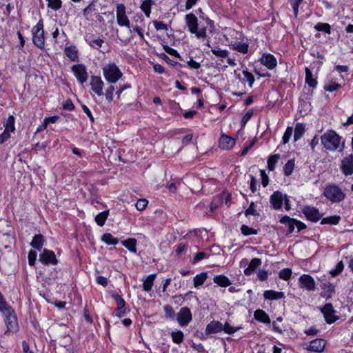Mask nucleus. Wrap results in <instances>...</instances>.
Segmentation results:
<instances>
[{"instance_id":"1","label":"nucleus","mask_w":353,"mask_h":353,"mask_svg":"<svg viewBox=\"0 0 353 353\" xmlns=\"http://www.w3.org/2000/svg\"><path fill=\"white\" fill-rule=\"evenodd\" d=\"M341 137H340L334 130H330L325 132L321 137V141L323 147L330 151H336L341 146ZM345 148L344 141L341 143V147L339 150L342 152Z\"/></svg>"},{"instance_id":"2","label":"nucleus","mask_w":353,"mask_h":353,"mask_svg":"<svg viewBox=\"0 0 353 353\" xmlns=\"http://www.w3.org/2000/svg\"><path fill=\"white\" fill-rule=\"evenodd\" d=\"M4 317V322L7 330L4 334L8 335L10 332H16L19 330V325L16 312L12 307L1 312Z\"/></svg>"},{"instance_id":"3","label":"nucleus","mask_w":353,"mask_h":353,"mask_svg":"<svg viewBox=\"0 0 353 353\" xmlns=\"http://www.w3.org/2000/svg\"><path fill=\"white\" fill-rule=\"evenodd\" d=\"M323 195L332 203H339L345 197V194L335 184H328L323 190Z\"/></svg>"},{"instance_id":"4","label":"nucleus","mask_w":353,"mask_h":353,"mask_svg":"<svg viewBox=\"0 0 353 353\" xmlns=\"http://www.w3.org/2000/svg\"><path fill=\"white\" fill-rule=\"evenodd\" d=\"M102 70L105 79L110 83H115L123 76L120 69L114 63L105 65Z\"/></svg>"},{"instance_id":"5","label":"nucleus","mask_w":353,"mask_h":353,"mask_svg":"<svg viewBox=\"0 0 353 353\" xmlns=\"http://www.w3.org/2000/svg\"><path fill=\"white\" fill-rule=\"evenodd\" d=\"M32 42L39 48L43 49L45 47V37L43 23L40 20L32 29Z\"/></svg>"},{"instance_id":"6","label":"nucleus","mask_w":353,"mask_h":353,"mask_svg":"<svg viewBox=\"0 0 353 353\" xmlns=\"http://www.w3.org/2000/svg\"><path fill=\"white\" fill-rule=\"evenodd\" d=\"M302 212L307 220L314 223L321 219L323 216L316 208L311 205L303 206Z\"/></svg>"},{"instance_id":"7","label":"nucleus","mask_w":353,"mask_h":353,"mask_svg":"<svg viewBox=\"0 0 353 353\" xmlns=\"http://www.w3.org/2000/svg\"><path fill=\"white\" fill-rule=\"evenodd\" d=\"M71 69L77 81L81 84H83L87 81L88 79V74L87 72V69L83 64L79 63L73 65Z\"/></svg>"},{"instance_id":"8","label":"nucleus","mask_w":353,"mask_h":353,"mask_svg":"<svg viewBox=\"0 0 353 353\" xmlns=\"http://www.w3.org/2000/svg\"><path fill=\"white\" fill-rule=\"evenodd\" d=\"M117 21L120 26L130 28V20L126 15L125 6L123 3L117 6Z\"/></svg>"},{"instance_id":"9","label":"nucleus","mask_w":353,"mask_h":353,"mask_svg":"<svg viewBox=\"0 0 353 353\" xmlns=\"http://www.w3.org/2000/svg\"><path fill=\"white\" fill-rule=\"evenodd\" d=\"M326 345V341L322 339H316L310 342L309 344L305 343L303 347L310 352H322Z\"/></svg>"},{"instance_id":"10","label":"nucleus","mask_w":353,"mask_h":353,"mask_svg":"<svg viewBox=\"0 0 353 353\" xmlns=\"http://www.w3.org/2000/svg\"><path fill=\"white\" fill-rule=\"evenodd\" d=\"M342 173L345 175H352L353 174V154L345 157L340 165Z\"/></svg>"},{"instance_id":"11","label":"nucleus","mask_w":353,"mask_h":353,"mask_svg":"<svg viewBox=\"0 0 353 353\" xmlns=\"http://www.w3.org/2000/svg\"><path fill=\"white\" fill-rule=\"evenodd\" d=\"M39 261L45 265H56L58 263L54 252L48 249H44L39 254Z\"/></svg>"},{"instance_id":"12","label":"nucleus","mask_w":353,"mask_h":353,"mask_svg":"<svg viewBox=\"0 0 353 353\" xmlns=\"http://www.w3.org/2000/svg\"><path fill=\"white\" fill-rule=\"evenodd\" d=\"M176 319L181 326H186L192 320L190 310L187 307H182L177 313Z\"/></svg>"},{"instance_id":"13","label":"nucleus","mask_w":353,"mask_h":353,"mask_svg":"<svg viewBox=\"0 0 353 353\" xmlns=\"http://www.w3.org/2000/svg\"><path fill=\"white\" fill-rule=\"evenodd\" d=\"M299 286L301 288L307 291H314L316 284L314 279L309 274H303L299 279Z\"/></svg>"},{"instance_id":"14","label":"nucleus","mask_w":353,"mask_h":353,"mask_svg":"<svg viewBox=\"0 0 353 353\" xmlns=\"http://www.w3.org/2000/svg\"><path fill=\"white\" fill-rule=\"evenodd\" d=\"M321 311L324 316L325 321L329 324L335 322L338 319V317L334 314L335 311L332 303H326L321 309Z\"/></svg>"},{"instance_id":"15","label":"nucleus","mask_w":353,"mask_h":353,"mask_svg":"<svg viewBox=\"0 0 353 353\" xmlns=\"http://www.w3.org/2000/svg\"><path fill=\"white\" fill-rule=\"evenodd\" d=\"M90 85L92 90L99 97L104 94L103 92V82L98 76H92Z\"/></svg>"},{"instance_id":"16","label":"nucleus","mask_w":353,"mask_h":353,"mask_svg":"<svg viewBox=\"0 0 353 353\" xmlns=\"http://www.w3.org/2000/svg\"><path fill=\"white\" fill-rule=\"evenodd\" d=\"M185 24L191 34L196 33L198 29V19L193 13L187 14L185 16Z\"/></svg>"},{"instance_id":"17","label":"nucleus","mask_w":353,"mask_h":353,"mask_svg":"<svg viewBox=\"0 0 353 353\" xmlns=\"http://www.w3.org/2000/svg\"><path fill=\"white\" fill-rule=\"evenodd\" d=\"M283 194L279 191H275L270 196V202L274 210H279L282 207L284 200Z\"/></svg>"},{"instance_id":"18","label":"nucleus","mask_w":353,"mask_h":353,"mask_svg":"<svg viewBox=\"0 0 353 353\" xmlns=\"http://www.w3.org/2000/svg\"><path fill=\"white\" fill-rule=\"evenodd\" d=\"M260 61L261 63L266 66L269 70L274 69L277 65L276 58L271 54H263L261 57Z\"/></svg>"},{"instance_id":"19","label":"nucleus","mask_w":353,"mask_h":353,"mask_svg":"<svg viewBox=\"0 0 353 353\" xmlns=\"http://www.w3.org/2000/svg\"><path fill=\"white\" fill-rule=\"evenodd\" d=\"M223 325L218 321H212L206 325L205 334L219 333L223 331Z\"/></svg>"},{"instance_id":"20","label":"nucleus","mask_w":353,"mask_h":353,"mask_svg":"<svg viewBox=\"0 0 353 353\" xmlns=\"http://www.w3.org/2000/svg\"><path fill=\"white\" fill-rule=\"evenodd\" d=\"M85 42L92 48L99 50L104 43V40L100 38L95 39L92 34H86L85 35Z\"/></svg>"},{"instance_id":"21","label":"nucleus","mask_w":353,"mask_h":353,"mask_svg":"<svg viewBox=\"0 0 353 353\" xmlns=\"http://www.w3.org/2000/svg\"><path fill=\"white\" fill-rule=\"evenodd\" d=\"M235 144V140L230 137L223 134L219 139V146L223 150H229Z\"/></svg>"},{"instance_id":"22","label":"nucleus","mask_w":353,"mask_h":353,"mask_svg":"<svg viewBox=\"0 0 353 353\" xmlns=\"http://www.w3.org/2000/svg\"><path fill=\"white\" fill-rule=\"evenodd\" d=\"M230 46L232 50L246 54L248 52L249 44L248 43L234 41Z\"/></svg>"},{"instance_id":"23","label":"nucleus","mask_w":353,"mask_h":353,"mask_svg":"<svg viewBox=\"0 0 353 353\" xmlns=\"http://www.w3.org/2000/svg\"><path fill=\"white\" fill-rule=\"evenodd\" d=\"M44 243V236L42 234H39L34 236L32 241L30 242V245L37 250L41 251L43 248Z\"/></svg>"},{"instance_id":"24","label":"nucleus","mask_w":353,"mask_h":353,"mask_svg":"<svg viewBox=\"0 0 353 353\" xmlns=\"http://www.w3.org/2000/svg\"><path fill=\"white\" fill-rule=\"evenodd\" d=\"M261 265V260L260 259H252L250 262L248 267L245 269L244 274L247 276L251 275Z\"/></svg>"},{"instance_id":"25","label":"nucleus","mask_w":353,"mask_h":353,"mask_svg":"<svg viewBox=\"0 0 353 353\" xmlns=\"http://www.w3.org/2000/svg\"><path fill=\"white\" fill-rule=\"evenodd\" d=\"M254 319L261 323L270 324L271 321L268 314L263 310L258 309L254 312Z\"/></svg>"},{"instance_id":"26","label":"nucleus","mask_w":353,"mask_h":353,"mask_svg":"<svg viewBox=\"0 0 353 353\" xmlns=\"http://www.w3.org/2000/svg\"><path fill=\"white\" fill-rule=\"evenodd\" d=\"M141 1L140 9L143 12L145 17L149 18L151 14V8L154 5V1L153 0H141Z\"/></svg>"},{"instance_id":"27","label":"nucleus","mask_w":353,"mask_h":353,"mask_svg":"<svg viewBox=\"0 0 353 353\" xmlns=\"http://www.w3.org/2000/svg\"><path fill=\"white\" fill-rule=\"evenodd\" d=\"M263 296L265 299L268 300H279L283 298L285 295L283 292L265 290L263 293Z\"/></svg>"},{"instance_id":"28","label":"nucleus","mask_w":353,"mask_h":353,"mask_svg":"<svg viewBox=\"0 0 353 353\" xmlns=\"http://www.w3.org/2000/svg\"><path fill=\"white\" fill-rule=\"evenodd\" d=\"M65 55L72 61L78 60V50L74 46L65 47L64 50Z\"/></svg>"},{"instance_id":"29","label":"nucleus","mask_w":353,"mask_h":353,"mask_svg":"<svg viewBox=\"0 0 353 353\" xmlns=\"http://www.w3.org/2000/svg\"><path fill=\"white\" fill-rule=\"evenodd\" d=\"M213 281L221 287H228L232 284L230 280L223 274L215 276L213 278Z\"/></svg>"},{"instance_id":"30","label":"nucleus","mask_w":353,"mask_h":353,"mask_svg":"<svg viewBox=\"0 0 353 353\" xmlns=\"http://www.w3.org/2000/svg\"><path fill=\"white\" fill-rule=\"evenodd\" d=\"M157 276L156 274H152L147 276L143 281V288L146 292H150L153 286L154 281Z\"/></svg>"},{"instance_id":"31","label":"nucleus","mask_w":353,"mask_h":353,"mask_svg":"<svg viewBox=\"0 0 353 353\" xmlns=\"http://www.w3.org/2000/svg\"><path fill=\"white\" fill-rule=\"evenodd\" d=\"M122 245L126 248L130 252L132 253L137 252V240L133 238H130L122 241Z\"/></svg>"},{"instance_id":"32","label":"nucleus","mask_w":353,"mask_h":353,"mask_svg":"<svg viewBox=\"0 0 353 353\" xmlns=\"http://www.w3.org/2000/svg\"><path fill=\"white\" fill-rule=\"evenodd\" d=\"M305 82L311 88H314L317 85V81L313 78L312 72L308 68H305Z\"/></svg>"},{"instance_id":"33","label":"nucleus","mask_w":353,"mask_h":353,"mask_svg":"<svg viewBox=\"0 0 353 353\" xmlns=\"http://www.w3.org/2000/svg\"><path fill=\"white\" fill-rule=\"evenodd\" d=\"M108 215H109L108 210H104V211L99 213L98 214H97L95 216L94 219H95V221L97 223V225L99 226H103L105 224Z\"/></svg>"},{"instance_id":"34","label":"nucleus","mask_w":353,"mask_h":353,"mask_svg":"<svg viewBox=\"0 0 353 353\" xmlns=\"http://www.w3.org/2000/svg\"><path fill=\"white\" fill-rule=\"evenodd\" d=\"M305 132V125L301 123H298L295 125L294 139L295 141L301 138Z\"/></svg>"},{"instance_id":"35","label":"nucleus","mask_w":353,"mask_h":353,"mask_svg":"<svg viewBox=\"0 0 353 353\" xmlns=\"http://www.w3.org/2000/svg\"><path fill=\"white\" fill-rule=\"evenodd\" d=\"M101 241L107 245H117L119 243V239L113 236L110 233H105L101 236Z\"/></svg>"},{"instance_id":"36","label":"nucleus","mask_w":353,"mask_h":353,"mask_svg":"<svg viewBox=\"0 0 353 353\" xmlns=\"http://www.w3.org/2000/svg\"><path fill=\"white\" fill-rule=\"evenodd\" d=\"M295 165V161L294 159H290L283 166V173L286 176H289L293 172Z\"/></svg>"},{"instance_id":"37","label":"nucleus","mask_w":353,"mask_h":353,"mask_svg":"<svg viewBox=\"0 0 353 353\" xmlns=\"http://www.w3.org/2000/svg\"><path fill=\"white\" fill-rule=\"evenodd\" d=\"M208 278V274L205 272H201L199 274H196L194 277V286L195 288L199 287L204 283Z\"/></svg>"},{"instance_id":"38","label":"nucleus","mask_w":353,"mask_h":353,"mask_svg":"<svg viewBox=\"0 0 353 353\" xmlns=\"http://www.w3.org/2000/svg\"><path fill=\"white\" fill-rule=\"evenodd\" d=\"M341 219L340 216L334 215L331 216L325 217L321 219V224H330V225H336L339 223Z\"/></svg>"},{"instance_id":"39","label":"nucleus","mask_w":353,"mask_h":353,"mask_svg":"<svg viewBox=\"0 0 353 353\" xmlns=\"http://www.w3.org/2000/svg\"><path fill=\"white\" fill-rule=\"evenodd\" d=\"M280 159L279 154L270 155L268 159V169L269 171H274L275 165Z\"/></svg>"},{"instance_id":"40","label":"nucleus","mask_w":353,"mask_h":353,"mask_svg":"<svg viewBox=\"0 0 353 353\" xmlns=\"http://www.w3.org/2000/svg\"><path fill=\"white\" fill-rule=\"evenodd\" d=\"M14 117L12 115H10L7 119L6 122L4 123L5 130L10 132H13L15 130L14 127Z\"/></svg>"},{"instance_id":"41","label":"nucleus","mask_w":353,"mask_h":353,"mask_svg":"<svg viewBox=\"0 0 353 353\" xmlns=\"http://www.w3.org/2000/svg\"><path fill=\"white\" fill-rule=\"evenodd\" d=\"M314 28L319 32H324L329 34L331 33V26L329 23H317L314 26Z\"/></svg>"},{"instance_id":"42","label":"nucleus","mask_w":353,"mask_h":353,"mask_svg":"<svg viewBox=\"0 0 353 353\" xmlns=\"http://www.w3.org/2000/svg\"><path fill=\"white\" fill-rule=\"evenodd\" d=\"M171 336L172 341L176 344H180L183 341V333L182 331L172 332Z\"/></svg>"},{"instance_id":"43","label":"nucleus","mask_w":353,"mask_h":353,"mask_svg":"<svg viewBox=\"0 0 353 353\" xmlns=\"http://www.w3.org/2000/svg\"><path fill=\"white\" fill-rule=\"evenodd\" d=\"M241 329H242L241 326L234 327V326H232L230 324H229L228 323L226 322L223 325V331H224L225 333L231 335V334H233L234 333H235L236 332H237L238 330H240Z\"/></svg>"},{"instance_id":"44","label":"nucleus","mask_w":353,"mask_h":353,"mask_svg":"<svg viewBox=\"0 0 353 353\" xmlns=\"http://www.w3.org/2000/svg\"><path fill=\"white\" fill-rule=\"evenodd\" d=\"M213 54L217 57L225 58L228 57L229 52L227 50H222L219 47H215L211 50Z\"/></svg>"},{"instance_id":"45","label":"nucleus","mask_w":353,"mask_h":353,"mask_svg":"<svg viewBox=\"0 0 353 353\" xmlns=\"http://www.w3.org/2000/svg\"><path fill=\"white\" fill-rule=\"evenodd\" d=\"M292 270L290 268H285L281 270L279 273V277L283 280L288 281L292 276Z\"/></svg>"},{"instance_id":"46","label":"nucleus","mask_w":353,"mask_h":353,"mask_svg":"<svg viewBox=\"0 0 353 353\" xmlns=\"http://www.w3.org/2000/svg\"><path fill=\"white\" fill-rule=\"evenodd\" d=\"M48 1V7L57 10L62 6V1L61 0H46Z\"/></svg>"},{"instance_id":"47","label":"nucleus","mask_w":353,"mask_h":353,"mask_svg":"<svg viewBox=\"0 0 353 353\" xmlns=\"http://www.w3.org/2000/svg\"><path fill=\"white\" fill-rule=\"evenodd\" d=\"M341 88V84L335 82H330L328 84L324 86V90L327 92H334Z\"/></svg>"},{"instance_id":"48","label":"nucleus","mask_w":353,"mask_h":353,"mask_svg":"<svg viewBox=\"0 0 353 353\" xmlns=\"http://www.w3.org/2000/svg\"><path fill=\"white\" fill-rule=\"evenodd\" d=\"M241 233L245 236H248L251 234H256L257 231L256 230L250 228L248 225H243L241 228Z\"/></svg>"},{"instance_id":"49","label":"nucleus","mask_w":353,"mask_h":353,"mask_svg":"<svg viewBox=\"0 0 353 353\" xmlns=\"http://www.w3.org/2000/svg\"><path fill=\"white\" fill-rule=\"evenodd\" d=\"M344 268V265H343V261H340L339 262L335 268L334 270H332L330 272V274L332 276H336L337 275H339L340 273L342 272Z\"/></svg>"},{"instance_id":"50","label":"nucleus","mask_w":353,"mask_h":353,"mask_svg":"<svg viewBox=\"0 0 353 353\" xmlns=\"http://www.w3.org/2000/svg\"><path fill=\"white\" fill-rule=\"evenodd\" d=\"M148 203V201L145 199H140L137 201V202L135 204L136 208L139 211H143L145 209Z\"/></svg>"},{"instance_id":"51","label":"nucleus","mask_w":353,"mask_h":353,"mask_svg":"<svg viewBox=\"0 0 353 353\" xmlns=\"http://www.w3.org/2000/svg\"><path fill=\"white\" fill-rule=\"evenodd\" d=\"M114 86L111 85L105 90V99L108 102H110L113 100V93L114 92Z\"/></svg>"},{"instance_id":"52","label":"nucleus","mask_w":353,"mask_h":353,"mask_svg":"<svg viewBox=\"0 0 353 353\" xmlns=\"http://www.w3.org/2000/svg\"><path fill=\"white\" fill-rule=\"evenodd\" d=\"M163 310L167 318L173 319L174 317V310L170 305H165L163 307Z\"/></svg>"},{"instance_id":"53","label":"nucleus","mask_w":353,"mask_h":353,"mask_svg":"<svg viewBox=\"0 0 353 353\" xmlns=\"http://www.w3.org/2000/svg\"><path fill=\"white\" fill-rule=\"evenodd\" d=\"M37 254L35 251L30 250L28 252V259L30 265L32 266L35 264Z\"/></svg>"},{"instance_id":"54","label":"nucleus","mask_w":353,"mask_h":353,"mask_svg":"<svg viewBox=\"0 0 353 353\" xmlns=\"http://www.w3.org/2000/svg\"><path fill=\"white\" fill-rule=\"evenodd\" d=\"M321 286L323 291H326L327 292H329V293H334L335 287L331 283L325 282V283H323Z\"/></svg>"},{"instance_id":"55","label":"nucleus","mask_w":353,"mask_h":353,"mask_svg":"<svg viewBox=\"0 0 353 353\" xmlns=\"http://www.w3.org/2000/svg\"><path fill=\"white\" fill-rule=\"evenodd\" d=\"M243 74L244 75V77L246 79V81L248 82L249 86L252 88L254 82V77L251 72H248V70H243Z\"/></svg>"},{"instance_id":"56","label":"nucleus","mask_w":353,"mask_h":353,"mask_svg":"<svg viewBox=\"0 0 353 353\" xmlns=\"http://www.w3.org/2000/svg\"><path fill=\"white\" fill-rule=\"evenodd\" d=\"M292 7L294 15L296 17L299 12V7L303 0H288Z\"/></svg>"},{"instance_id":"57","label":"nucleus","mask_w":353,"mask_h":353,"mask_svg":"<svg viewBox=\"0 0 353 353\" xmlns=\"http://www.w3.org/2000/svg\"><path fill=\"white\" fill-rule=\"evenodd\" d=\"M292 134V128L288 127L287 128L283 136L282 142L283 144H286L288 143L291 136Z\"/></svg>"},{"instance_id":"58","label":"nucleus","mask_w":353,"mask_h":353,"mask_svg":"<svg viewBox=\"0 0 353 353\" xmlns=\"http://www.w3.org/2000/svg\"><path fill=\"white\" fill-rule=\"evenodd\" d=\"M10 307L11 306L6 302L4 296L0 292V312H2Z\"/></svg>"},{"instance_id":"59","label":"nucleus","mask_w":353,"mask_h":353,"mask_svg":"<svg viewBox=\"0 0 353 353\" xmlns=\"http://www.w3.org/2000/svg\"><path fill=\"white\" fill-rule=\"evenodd\" d=\"M153 24L154 26V28L157 30H167L168 26L165 23H164L163 21H153Z\"/></svg>"},{"instance_id":"60","label":"nucleus","mask_w":353,"mask_h":353,"mask_svg":"<svg viewBox=\"0 0 353 353\" xmlns=\"http://www.w3.org/2000/svg\"><path fill=\"white\" fill-rule=\"evenodd\" d=\"M95 10V6L94 5L93 2H92L85 8L83 9V14L88 19L89 14Z\"/></svg>"},{"instance_id":"61","label":"nucleus","mask_w":353,"mask_h":353,"mask_svg":"<svg viewBox=\"0 0 353 353\" xmlns=\"http://www.w3.org/2000/svg\"><path fill=\"white\" fill-rule=\"evenodd\" d=\"M114 299L117 301L118 307L119 310H121L123 307L125 308V302L124 299L119 294H115L113 296Z\"/></svg>"},{"instance_id":"62","label":"nucleus","mask_w":353,"mask_h":353,"mask_svg":"<svg viewBox=\"0 0 353 353\" xmlns=\"http://www.w3.org/2000/svg\"><path fill=\"white\" fill-rule=\"evenodd\" d=\"M268 276V271H266L265 270H260L257 273V277L261 281H264L267 280Z\"/></svg>"},{"instance_id":"63","label":"nucleus","mask_w":353,"mask_h":353,"mask_svg":"<svg viewBox=\"0 0 353 353\" xmlns=\"http://www.w3.org/2000/svg\"><path fill=\"white\" fill-rule=\"evenodd\" d=\"M198 39H205L207 37L206 28L203 27L200 30H196V33H194Z\"/></svg>"},{"instance_id":"64","label":"nucleus","mask_w":353,"mask_h":353,"mask_svg":"<svg viewBox=\"0 0 353 353\" xmlns=\"http://www.w3.org/2000/svg\"><path fill=\"white\" fill-rule=\"evenodd\" d=\"M10 137V132L4 130L0 134V144L5 143Z\"/></svg>"}]
</instances>
